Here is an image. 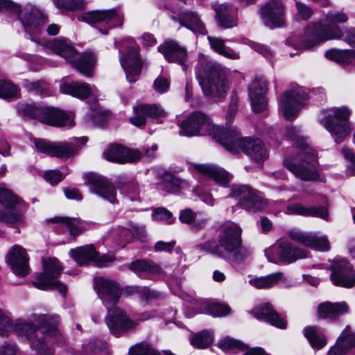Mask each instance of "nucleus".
I'll return each mask as SVG.
<instances>
[{
  "instance_id": "obj_57",
  "label": "nucleus",
  "mask_w": 355,
  "mask_h": 355,
  "mask_svg": "<svg viewBox=\"0 0 355 355\" xmlns=\"http://www.w3.org/2000/svg\"><path fill=\"white\" fill-rule=\"evenodd\" d=\"M33 142L37 151L53 156L55 143L44 139H34Z\"/></svg>"
},
{
  "instance_id": "obj_3",
  "label": "nucleus",
  "mask_w": 355,
  "mask_h": 355,
  "mask_svg": "<svg viewBox=\"0 0 355 355\" xmlns=\"http://www.w3.org/2000/svg\"><path fill=\"white\" fill-rule=\"evenodd\" d=\"M241 234L242 229L237 224L228 223L222 227L217 243L209 240L196 245V248L225 261L239 263L251 254L250 249L243 245Z\"/></svg>"
},
{
  "instance_id": "obj_64",
  "label": "nucleus",
  "mask_w": 355,
  "mask_h": 355,
  "mask_svg": "<svg viewBox=\"0 0 355 355\" xmlns=\"http://www.w3.org/2000/svg\"><path fill=\"white\" fill-rule=\"evenodd\" d=\"M171 216V212L163 207L156 209L153 213V218L156 220H168Z\"/></svg>"
},
{
  "instance_id": "obj_37",
  "label": "nucleus",
  "mask_w": 355,
  "mask_h": 355,
  "mask_svg": "<svg viewBox=\"0 0 355 355\" xmlns=\"http://www.w3.org/2000/svg\"><path fill=\"white\" fill-rule=\"evenodd\" d=\"M47 221L58 225H60L66 227L69 234L73 236L80 234L87 229L88 225L87 223L76 218L55 216L49 218Z\"/></svg>"
},
{
  "instance_id": "obj_62",
  "label": "nucleus",
  "mask_w": 355,
  "mask_h": 355,
  "mask_svg": "<svg viewBox=\"0 0 355 355\" xmlns=\"http://www.w3.org/2000/svg\"><path fill=\"white\" fill-rule=\"evenodd\" d=\"M44 177L52 185L57 184L64 178L62 173L58 170H52L44 173Z\"/></svg>"
},
{
  "instance_id": "obj_31",
  "label": "nucleus",
  "mask_w": 355,
  "mask_h": 355,
  "mask_svg": "<svg viewBox=\"0 0 355 355\" xmlns=\"http://www.w3.org/2000/svg\"><path fill=\"white\" fill-rule=\"evenodd\" d=\"M253 315L258 320H263L270 324L280 329L286 327V320L282 318L272 307L271 304L266 303L252 311Z\"/></svg>"
},
{
  "instance_id": "obj_47",
  "label": "nucleus",
  "mask_w": 355,
  "mask_h": 355,
  "mask_svg": "<svg viewBox=\"0 0 355 355\" xmlns=\"http://www.w3.org/2000/svg\"><path fill=\"white\" fill-rule=\"evenodd\" d=\"M44 107L37 106L35 104L19 103L17 105V112L24 117L34 119L41 122Z\"/></svg>"
},
{
  "instance_id": "obj_43",
  "label": "nucleus",
  "mask_w": 355,
  "mask_h": 355,
  "mask_svg": "<svg viewBox=\"0 0 355 355\" xmlns=\"http://www.w3.org/2000/svg\"><path fill=\"white\" fill-rule=\"evenodd\" d=\"M284 278V273L277 272L267 276L251 279L249 280V283L258 289H268L276 285Z\"/></svg>"
},
{
  "instance_id": "obj_39",
  "label": "nucleus",
  "mask_w": 355,
  "mask_h": 355,
  "mask_svg": "<svg viewBox=\"0 0 355 355\" xmlns=\"http://www.w3.org/2000/svg\"><path fill=\"white\" fill-rule=\"evenodd\" d=\"M196 169L202 174L213 179L216 183L225 186L230 181V176L224 169L213 165L198 164Z\"/></svg>"
},
{
  "instance_id": "obj_34",
  "label": "nucleus",
  "mask_w": 355,
  "mask_h": 355,
  "mask_svg": "<svg viewBox=\"0 0 355 355\" xmlns=\"http://www.w3.org/2000/svg\"><path fill=\"white\" fill-rule=\"evenodd\" d=\"M353 347H355V334L352 332L347 326L337 339L336 344L330 348L328 354L346 355Z\"/></svg>"
},
{
  "instance_id": "obj_15",
  "label": "nucleus",
  "mask_w": 355,
  "mask_h": 355,
  "mask_svg": "<svg viewBox=\"0 0 355 355\" xmlns=\"http://www.w3.org/2000/svg\"><path fill=\"white\" fill-rule=\"evenodd\" d=\"M263 24L270 29L284 27L286 24V6L281 0H269L259 10Z\"/></svg>"
},
{
  "instance_id": "obj_25",
  "label": "nucleus",
  "mask_w": 355,
  "mask_h": 355,
  "mask_svg": "<svg viewBox=\"0 0 355 355\" xmlns=\"http://www.w3.org/2000/svg\"><path fill=\"white\" fill-rule=\"evenodd\" d=\"M158 51L164 55L168 62L178 63L182 66L183 70L187 69V50L177 42L174 40L166 41L159 46Z\"/></svg>"
},
{
  "instance_id": "obj_33",
  "label": "nucleus",
  "mask_w": 355,
  "mask_h": 355,
  "mask_svg": "<svg viewBox=\"0 0 355 355\" xmlns=\"http://www.w3.org/2000/svg\"><path fill=\"white\" fill-rule=\"evenodd\" d=\"M19 19L26 32L29 33L39 31L48 21L47 17L38 9H32L19 17Z\"/></svg>"
},
{
  "instance_id": "obj_41",
  "label": "nucleus",
  "mask_w": 355,
  "mask_h": 355,
  "mask_svg": "<svg viewBox=\"0 0 355 355\" xmlns=\"http://www.w3.org/2000/svg\"><path fill=\"white\" fill-rule=\"evenodd\" d=\"M21 85L28 92L33 93L43 98L53 94L50 85L44 80L30 81L28 79L23 80Z\"/></svg>"
},
{
  "instance_id": "obj_60",
  "label": "nucleus",
  "mask_w": 355,
  "mask_h": 355,
  "mask_svg": "<svg viewBox=\"0 0 355 355\" xmlns=\"http://www.w3.org/2000/svg\"><path fill=\"white\" fill-rule=\"evenodd\" d=\"M20 10V6L10 0H0V11L18 15Z\"/></svg>"
},
{
  "instance_id": "obj_22",
  "label": "nucleus",
  "mask_w": 355,
  "mask_h": 355,
  "mask_svg": "<svg viewBox=\"0 0 355 355\" xmlns=\"http://www.w3.org/2000/svg\"><path fill=\"white\" fill-rule=\"evenodd\" d=\"M41 123L55 127H68L74 125L73 114L65 112L53 107H44Z\"/></svg>"
},
{
  "instance_id": "obj_55",
  "label": "nucleus",
  "mask_w": 355,
  "mask_h": 355,
  "mask_svg": "<svg viewBox=\"0 0 355 355\" xmlns=\"http://www.w3.org/2000/svg\"><path fill=\"white\" fill-rule=\"evenodd\" d=\"M205 313L214 317H223L229 314L230 308L225 304L212 303L205 304Z\"/></svg>"
},
{
  "instance_id": "obj_20",
  "label": "nucleus",
  "mask_w": 355,
  "mask_h": 355,
  "mask_svg": "<svg viewBox=\"0 0 355 355\" xmlns=\"http://www.w3.org/2000/svg\"><path fill=\"white\" fill-rule=\"evenodd\" d=\"M120 62L125 73L128 81L130 83L136 82L141 69V62L139 57L138 51L133 47L128 48L125 53L120 56Z\"/></svg>"
},
{
  "instance_id": "obj_28",
  "label": "nucleus",
  "mask_w": 355,
  "mask_h": 355,
  "mask_svg": "<svg viewBox=\"0 0 355 355\" xmlns=\"http://www.w3.org/2000/svg\"><path fill=\"white\" fill-rule=\"evenodd\" d=\"M165 116L164 110L158 105H139L134 109V116L130 119L131 123L135 126L141 128L146 125V116L157 118Z\"/></svg>"
},
{
  "instance_id": "obj_17",
  "label": "nucleus",
  "mask_w": 355,
  "mask_h": 355,
  "mask_svg": "<svg viewBox=\"0 0 355 355\" xmlns=\"http://www.w3.org/2000/svg\"><path fill=\"white\" fill-rule=\"evenodd\" d=\"M123 14L116 8L96 10L84 12L78 19L91 25L102 24L107 25L108 29L121 27L123 24Z\"/></svg>"
},
{
  "instance_id": "obj_59",
  "label": "nucleus",
  "mask_w": 355,
  "mask_h": 355,
  "mask_svg": "<svg viewBox=\"0 0 355 355\" xmlns=\"http://www.w3.org/2000/svg\"><path fill=\"white\" fill-rule=\"evenodd\" d=\"M297 15L303 19L308 20L313 13L312 8L300 1L295 2Z\"/></svg>"
},
{
  "instance_id": "obj_30",
  "label": "nucleus",
  "mask_w": 355,
  "mask_h": 355,
  "mask_svg": "<svg viewBox=\"0 0 355 355\" xmlns=\"http://www.w3.org/2000/svg\"><path fill=\"white\" fill-rule=\"evenodd\" d=\"M211 6L216 12V22L219 26L230 28L236 26V19L231 15L233 10L232 4L213 2Z\"/></svg>"
},
{
  "instance_id": "obj_6",
  "label": "nucleus",
  "mask_w": 355,
  "mask_h": 355,
  "mask_svg": "<svg viewBox=\"0 0 355 355\" xmlns=\"http://www.w3.org/2000/svg\"><path fill=\"white\" fill-rule=\"evenodd\" d=\"M347 15L343 11L330 10L318 24L309 25L301 39V45L305 49H311L321 42L339 39L343 33L339 23H345Z\"/></svg>"
},
{
  "instance_id": "obj_18",
  "label": "nucleus",
  "mask_w": 355,
  "mask_h": 355,
  "mask_svg": "<svg viewBox=\"0 0 355 355\" xmlns=\"http://www.w3.org/2000/svg\"><path fill=\"white\" fill-rule=\"evenodd\" d=\"M330 278L336 286L352 288L355 286V271L345 259H335L331 265Z\"/></svg>"
},
{
  "instance_id": "obj_46",
  "label": "nucleus",
  "mask_w": 355,
  "mask_h": 355,
  "mask_svg": "<svg viewBox=\"0 0 355 355\" xmlns=\"http://www.w3.org/2000/svg\"><path fill=\"white\" fill-rule=\"evenodd\" d=\"M188 183L178 178L168 175L164 178V182L159 185L160 189L166 193H176L180 190L187 188Z\"/></svg>"
},
{
  "instance_id": "obj_11",
  "label": "nucleus",
  "mask_w": 355,
  "mask_h": 355,
  "mask_svg": "<svg viewBox=\"0 0 355 355\" xmlns=\"http://www.w3.org/2000/svg\"><path fill=\"white\" fill-rule=\"evenodd\" d=\"M351 114L352 110L347 106L334 107L320 120V123L334 137L336 143L343 142L353 130L348 121Z\"/></svg>"
},
{
  "instance_id": "obj_9",
  "label": "nucleus",
  "mask_w": 355,
  "mask_h": 355,
  "mask_svg": "<svg viewBox=\"0 0 355 355\" xmlns=\"http://www.w3.org/2000/svg\"><path fill=\"white\" fill-rule=\"evenodd\" d=\"M230 129L214 125L209 116L201 112H193L180 125V134L187 137L207 133L216 139L220 144L225 140Z\"/></svg>"
},
{
  "instance_id": "obj_48",
  "label": "nucleus",
  "mask_w": 355,
  "mask_h": 355,
  "mask_svg": "<svg viewBox=\"0 0 355 355\" xmlns=\"http://www.w3.org/2000/svg\"><path fill=\"white\" fill-rule=\"evenodd\" d=\"M116 231L119 239L125 243L131 241L135 235L141 239L145 238V229L142 226H132V230L124 227H119Z\"/></svg>"
},
{
  "instance_id": "obj_19",
  "label": "nucleus",
  "mask_w": 355,
  "mask_h": 355,
  "mask_svg": "<svg viewBox=\"0 0 355 355\" xmlns=\"http://www.w3.org/2000/svg\"><path fill=\"white\" fill-rule=\"evenodd\" d=\"M69 254L80 266L87 263L88 261H94L98 266L103 267L114 260V257L111 254L99 256L94 247L92 245L72 249L70 250Z\"/></svg>"
},
{
  "instance_id": "obj_40",
  "label": "nucleus",
  "mask_w": 355,
  "mask_h": 355,
  "mask_svg": "<svg viewBox=\"0 0 355 355\" xmlns=\"http://www.w3.org/2000/svg\"><path fill=\"white\" fill-rule=\"evenodd\" d=\"M349 311V306L346 302L331 303L325 302L318 306V315L322 318H334L340 316Z\"/></svg>"
},
{
  "instance_id": "obj_2",
  "label": "nucleus",
  "mask_w": 355,
  "mask_h": 355,
  "mask_svg": "<svg viewBox=\"0 0 355 355\" xmlns=\"http://www.w3.org/2000/svg\"><path fill=\"white\" fill-rule=\"evenodd\" d=\"M34 320L40 329L32 322L17 319L12 320L0 309V336L7 337L11 332L23 340H28L32 349L38 355H53L52 338L59 334L60 318L57 315H38Z\"/></svg>"
},
{
  "instance_id": "obj_4",
  "label": "nucleus",
  "mask_w": 355,
  "mask_h": 355,
  "mask_svg": "<svg viewBox=\"0 0 355 355\" xmlns=\"http://www.w3.org/2000/svg\"><path fill=\"white\" fill-rule=\"evenodd\" d=\"M95 288L99 298L107 309V325L114 335L119 336L123 332L134 329L137 322L130 320L119 307L112 309L119 302L121 291L119 284L103 277L95 279Z\"/></svg>"
},
{
  "instance_id": "obj_52",
  "label": "nucleus",
  "mask_w": 355,
  "mask_h": 355,
  "mask_svg": "<svg viewBox=\"0 0 355 355\" xmlns=\"http://www.w3.org/2000/svg\"><path fill=\"white\" fill-rule=\"evenodd\" d=\"M179 218L181 222L184 223L189 224L191 222H194L193 228L196 230L203 228L205 226L207 222L205 219H202L198 221L196 220V213L189 208L182 210L180 214Z\"/></svg>"
},
{
  "instance_id": "obj_29",
  "label": "nucleus",
  "mask_w": 355,
  "mask_h": 355,
  "mask_svg": "<svg viewBox=\"0 0 355 355\" xmlns=\"http://www.w3.org/2000/svg\"><path fill=\"white\" fill-rule=\"evenodd\" d=\"M285 213L303 216L320 217L325 220H328L329 218L327 208L325 206L306 207L300 203H292L286 207Z\"/></svg>"
},
{
  "instance_id": "obj_63",
  "label": "nucleus",
  "mask_w": 355,
  "mask_h": 355,
  "mask_svg": "<svg viewBox=\"0 0 355 355\" xmlns=\"http://www.w3.org/2000/svg\"><path fill=\"white\" fill-rule=\"evenodd\" d=\"M170 87V81L164 77L157 78L153 84V87L157 92L160 94L166 92Z\"/></svg>"
},
{
  "instance_id": "obj_13",
  "label": "nucleus",
  "mask_w": 355,
  "mask_h": 355,
  "mask_svg": "<svg viewBox=\"0 0 355 355\" xmlns=\"http://www.w3.org/2000/svg\"><path fill=\"white\" fill-rule=\"evenodd\" d=\"M309 98L306 90L295 86L285 91L279 99V109L287 120H293L298 114L304 101Z\"/></svg>"
},
{
  "instance_id": "obj_1",
  "label": "nucleus",
  "mask_w": 355,
  "mask_h": 355,
  "mask_svg": "<svg viewBox=\"0 0 355 355\" xmlns=\"http://www.w3.org/2000/svg\"><path fill=\"white\" fill-rule=\"evenodd\" d=\"M34 320L40 329L32 322L17 319L12 320L0 309V336L7 337L11 332L23 340H28L32 349L38 355H53L52 338L59 334L60 318L57 315H38Z\"/></svg>"
},
{
  "instance_id": "obj_50",
  "label": "nucleus",
  "mask_w": 355,
  "mask_h": 355,
  "mask_svg": "<svg viewBox=\"0 0 355 355\" xmlns=\"http://www.w3.org/2000/svg\"><path fill=\"white\" fill-rule=\"evenodd\" d=\"M129 355H175L169 351H163L160 354L148 343H140L129 349Z\"/></svg>"
},
{
  "instance_id": "obj_26",
  "label": "nucleus",
  "mask_w": 355,
  "mask_h": 355,
  "mask_svg": "<svg viewBox=\"0 0 355 355\" xmlns=\"http://www.w3.org/2000/svg\"><path fill=\"white\" fill-rule=\"evenodd\" d=\"M126 266L141 278H146V275H149L163 279L166 275L163 269L151 260L137 259L127 264Z\"/></svg>"
},
{
  "instance_id": "obj_32",
  "label": "nucleus",
  "mask_w": 355,
  "mask_h": 355,
  "mask_svg": "<svg viewBox=\"0 0 355 355\" xmlns=\"http://www.w3.org/2000/svg\"><path fill=\"white\" fill-rule=\"evenodd\" d=\"M87 141L86 137L73 138L69 141L55 142L53 156L61 159H67L76 155L79 149L80 144L84 145Z\"/></svg>"
},
{
  "instance_id": "obj_58",
  "label": "nucleus",
  "mask_w": 355,
  "mask_h": 355,
  "mask_svg": "<svg viewBox=\"0 0 355 355\" xmlns=\"http://www.w3.org/2000/svg\"><path fill=\"white\" fill-rule=\"evenodd\" d=\"M288 236L293 241L303 244L307 246L309 242L311 241V233H305L296 229H292L288 232Z\"/></svg>"
},
{
  "instance_id": "obj_44",
  "label": "nucleus",
  "mask_w": 355,
  "mask_h": 355,
  "mask_svg": "<svg viewBox=\"0 0 355 355\" xmlns=\"http://www.w3.org/2000/svg\"><path fill=\"white\" fill-rule=\"evenodd\" d=\"M304 334L309 341L312 347L321 349L327 343L325 336L316 327H306L304 329Z\"/></svg>"
},
{
  "instance_id": "obj_14",
  "label": "nucleus",
  "mask_w": 355,
  "mask_h": 355,
  "mask_svg": "<svg viewBox=\"0 0 355 355\" xmlns=\"http://www.w3.org/2000/svg\"><path fill=\"white\" fill-rule=\"evenodd\" d=\"M230 196L237 199L240 206L248 211H261L266 205L261 194L248 185H233Z\"/></svg>"
},
{
  "instance_id": "obj_16",
  "label": "nucleus",
  "mask_w": 355,
  "mask_h": 355,
  "mask_svg": "<svg viewBox=\"0 0 355 355\" xmlns=\"http://www.w3.org/2000/svg\"><path fill=\"white\" fill-rule=\"evenodd\" d=\"M19 199L12 191L0 187V220L15 225L22 221L23 214L17 209Z\"/></svg>"
},
{
  "instance_id": "obj_23",
  "label": "nucleus",
  "mask_w": 355,
  "mask_h": 355,
  "mask_svg": "<svg viewBox=\"0 0 355 355\" xmlns=\"http://www.w3.org/2000/svg\"><path fill=\"white\" fill-rule=\"evenodd\" d=\"M268 90V84L263 78H255L248 87L252 108L255 112H261L267 107L264 96Z\"/></svg>"
},
{
  "instance_id": "obj_54",
  "label": "nucleus",
  "mask_w": 355,
  "mask_h": 355,
  "mask_svg": "<svg viewBox=\"0 0 355 355\" xmlns=\"http://www.w3.org/2000/svg\"><path fill=\"white\" fill-rule=\"evenodd\" d=\"M53 2L60 10H80L85 6L83 0H53Z\"/></svg>"
},
{
  "instance_id": "obj_24",
  "label": "nucleus",
  "mask_w": 355,
  "mask_h": 355,
  "mask_svg": "<svg viewBox=\"0 0 355 355\" xmlns=\"http://www.w3.org/2000/svg\"><path fill=\"white\" fill-rule=\"evenodd\" d=\"M105 158L111 162L124 164L138 162L142 153L137 149H130L120 145H112L104 153Z\"/></svg>"
},
{
  "instance_id": "obj_21",
  "label": "nucleus",
  "mask_w": 355,
  "mask_h": 355,
  "mask_svg": "<svg viewBox=\"0 0 355 355\" xmlns=\"http://www.w3.org/2000/svg\"><path fill=\"white\" fill-rule=\"evenodd\" d=\"M13 273L17 276L24 277L29 273L28 257L26 250L19 245H15L9 251L7 256Z\"/></svg>"
},
{
  "instance_id": "obj_56",
  "label": "nucleus",
  "mask_w": 355,
  "mask_h": 355,
  "mask_svg": "<svg viewBox=\"0 0 355 355\" xmlns=\"http://www.w3.org/2000/svg\"><path fill=\"white\" fill-rule=\"evenodd\" d=\"M217 346L223 351L234 348L244 350L246 348L245 345L243 343L229 336L220 340L217 343Z\"/></svg>"
},
{
  "instance_id": "obj_36",
  "label": "nucleus",
  "mask_w": 355,
  "mask_h": 355,
  "mask_svg": "<svg viewBox=\"0 0 355 355\" xmlns=\"http://www.w3.org/2000/svg\"><path fill=\"white\" fill-rule=\"evenodd\" d=\"M173 19L194 33L205 34L206 31L198 15L193 11L183 10L178 17H173Z\"/></svg>"
},
{
  "instance_id": "obj_61",
  "label": "nucleus",
  "mask_w": 355,
  "mask_h": 355,
  "mask_svg": "<svg viewBox=\"0 0 355 355\" xmlns=\"http://www.w3.org/2000/svg\"><path fill=\"white\" fill-rule=\"evenodd\" d=\"M121 191L130 195L131 200H135L139 194V187L135 182H128L121 187Z\"/></svg>"
},
{
  "instance_id": "obj_49",
  "label": "nucleus",
  "mask_w": 355,
  "mask_h": 355,
  "mask_svg": "<svg viewBox=\"0 0 355 355\" xmlns=\"http://www.w3.org/2000/svg\"><path fill=\"white\" fill-rule=\"evenodd\" d=\"M214 340V334L207 330L202 331L193 335L191 338V344L197 348L203 349L209 346Z\"/></svg>"
},
{
  "instance_id": "obj_27",
  "label": "nucleus",
  "mask_w": 355,
  "mask_h": 355,
  "mask_svg": "<svg viewBox=\"0 0 355 355\" xmlns=\"http://www.w3.org/2000/svg\"><path fill=\"white\" fill-rule=\"evenodd\" d=\"M90 190L111 203L116 202V191L105 178L92 174L88 179Z\"/></svg>"
},
{
  "instance_id": "obj_8",
  "label": "nucleus",
  "mask_w": 355,
  "mask_h": 355,
  "mask_svg": "<svg viewBox=\"0 0 355 355\" xmlns=\"http://www.w3.org/2000/svg\"><path fill=\"white\" fill-rule=\"evenodd\" d=\"M46 47L70 62L80 73L87 77L92 75L96 63V55L92 53H84L76 59V51L64 40H53L46 43Z\"/></svg>"
},
{
  "instance_id": "obj_53",
  "label": "nucleus",
  "mask_w": 355,
  "mask_h": 355,
  "mask_svg": "<svg viewBox=\"0 0 355 355\" xmlns=\"http://www.w3.org/2000/svg\"><path fill=\"white\" fill-rule=\"evenodd\" d=\"M310 241L307 247L320 251H327L330 249V243L326 236H320L316 233H311Z\"/></svg>"
},
{
  "instance_id": "obj_42",
  "label": "nucleus",
  "mask_w": 355,
  "mask_h": 355,
  "mask_svg": "<svg viewBox=\"0 0 355 355\" xmlns=\"http://www.w3.org/2000/svg\"><path fill=\"white\" fill-rule=\"evenodd\" d=\"M325 56L342 65H355V50L353 49H331L326 51Z\"/></svg>"
},
{
  "instance_id": "obj_45",
  "label": "nucleus",
  "mask_w": 355,
  "mask_h": 355,
  "mask_svg": "<svg viewBox=\"0 0 355 355\" xmlns=\"http://www.w3.org/2000/svg\"><path fill=\"white\" fill-rule=\"evenodd\" d=\"M209 44L216 52L230 59L237 60L240 58L239 53L226 47L224 41L218 37L208 36Z\"/></svg>"
},
{
  "instance_id": "obj_10",
  "label": "nucleus",
  "mask_w": 355,
  "mask_h": 355,
  "mask_svg": "<svg viewBox=\"0 0 355 355\" xmlns=\"http://www.w3.org/2000/svg\"><path fill=\"white\" fill-rule=\"evenodd\" d=\"M221 145L232 153H236L239 148L254 162L263 161L267 157V150L263 143L259 139L239 138L238 134L230 130Z\"/></svg>"
},
{
  "instance_id": "obj_51",
  "label": "nucleus",
  "mask_w": 355,
  "mask_h": 355,
  "mask_svg": "<svg viewBox=\"0 0 355 355\" xmlns=\"http://www.w3.org/2000/svg\"><path fill=\"white\" fill-rule=\"evenodd\" d=\"M19 96V89L15 85L8 81L0 80V98L10 101Z\"/></svg>"
},
{
  "instance_id": "obj_7",
  "label": "nucleus",
  "mask_w": 355,
  "mask_h": 355,
  "mask_svg": "<svg viewBox=\"0 0 355 355\" xmlns=\"http://www.w3.org/2000/svg\"><path fill=\"white\" fill-rule=\"evenodd\" d=\"M196 76L207 96L220 98L229 89L225 69L213 61L200 59L196 67Z\"/></svg>"
},
{
  "instance_id": "obj_12",
  "label": "nucleus",
  "mask_w": 355,
  "mask_h": 355,
  "mask_svg": "<svg viewBox=\"0 0 355 355\" xmlns=\"http://www.w3.org/2000/svg\"><path fill=\"white\" fill-rule=\"evenodd\" d=\"M62 270L60 261L56 258H49L43 261V272L36 281L33 282L35 288L41 290L57 289L63 297L67 293V286L56 280Z\"/></svg>"
},
{
  "instance_id": "obj_38",
  "label": "nucleus",
  "mask_w": 355,
  "mask_h": 355,
  "mask_svg": "<svg viewBox=\"0 0 355 355\" xmlns=\"http://www.w3.org/2000/svg\"><path fill=\"white\" fill-rule=\"evenodd\" d=\"M277 254L283 260L289 263L298 259L305 258L307 256L305 250L293 247L291 243L283 239L278 241Z\"/></svg>"
},
{
  "instance_id": "obj_35",
  "label": "nucleus",
  "mask_w": 355,
  "mask_h": 355,
  "mask_svg": "<svg viewBox=\"0 0 355 355\" xmlns=\"http://www.w3.org/2000/svg\"><path fill=\"white\" fill-rule=\"evenodd\" d=\"M60 90L62 93L69 94L79 98H86L91 94L95 93L96 87H91L86 83L76 81L61 84Z\"/></svg>"
},
{
  "instance_id": "obj_5",
  "label": "nucleus",
  "mask_w": 355,
  "mask_h": 355,
  "mask_svg": "<svg viewBox=\"0 0 355 355\" xmlns=\"http://www.w3.org/2000/svg\"><path fill=\"white\" fill-rule=\"evenodd\" d=\"M300 132V129L295 126L286 128V136L295 141L302 149L296 155L286 158L284 165L295 178L306 182L315 181L320 177L316 152L305 144Z\"/></svg>"
}]
</instances>
